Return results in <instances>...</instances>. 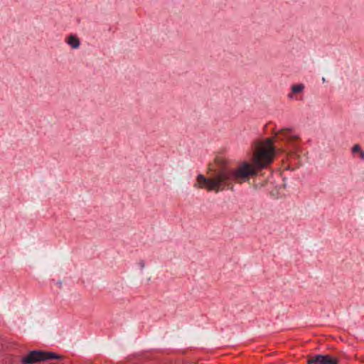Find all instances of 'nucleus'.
Instances as JSON below:
<instances>
[{
	"mask_svg": "<svg viewBox=\"0 0 364 364\" xmlns=\"http://www.w3.org/2000/svg\"><path fill=\"white\" fill-rule=\"evenodd\" d=\"M255 173L253 166L247 163L240 166L235 171L230 173L226 171H221L215 178L207 179L203 175L198 176L197 184L199 188H205L208 191L215 190L218 191L227 180L231 177L235 178H243Z\"/></svg>",
	"mask_w": 364,
	"mask_h": 364,
	"instance_id": "f257e3e1",
	"label": "nucleus"
},
{
	"mask_svg": "<svg viewBox=\"0 0 364 364\" xmlns=\"http://www.w3.org/2000/svg\"><path fill=\"white\" fill-rule=\"evenodd\" d=\"M63 356L51 351L31 350L21 358V364H37L48 360H60Z\"/></svg>",
	"mask_w": 364,
	"mask_h": 364,
	"instance_id": "7ed1b4c3",
	"label": "nucleus"
},
{
	"mask_svg": "<svg viewBox=\"0 0 364 364\" xmlns=\"http://www.w3.org/2000/svg\"><path fill=\"white\" fill-rule=\"evenodd\" d=\"M304 85L302 84L294 85L292 87L293 92H300L304 90Z\"/></svg>",
	"mask_w": 364,
	"mask_h": 364,
	"instance_id": "0eeeda50",
	"label": "nucleus"
},
{
	"mask_svg": "<svg viewBox=\"0 0 364 364\" xmlns=\"http://www.w3.org/2000/svg\"><path fill=\"white\" fill-rule=\"evenodd\" d=\"M274 149L271 139L258 142L255 145L254 163L257 168H264L270 164L274 159Z\"/></svg>",
	"mask_w": 364,
	"mask_h": 364,
	"instance_id": "f03ea898",
	"label": "nucleus"
},
{
	"mask_svg": "<svg viewBox=\"0 0 364 364\" xmlns=\"http://www.w3.org/2000/svg\"><path fill=\"white\" fill-rule=\"evenodd\" d=\"M337 358L329 355H317L308 360V364H338Z\"/></svg>",
	"mask_w": 364,
	"mask_h": 364,
	"instance_id": "20e7f679",
	"label": "nucleus"
},
{
	"mask_svg": "<svg viewBox=\"0 0 364 364\" xmlns=\"http://www.w3.org/2000/svg\"><path fill=\"white\" fill-rule=\"evenodd\" d=\"M353 153L360 152V158L364 159V152L360 150V147L358 145H355L352 149Z\"/></svg>",
	"mask_w": 364,
	"mask_h": 364,
	"instance_id": "423d86ee",
	"label": "nucleus"
},
{
	"mask_svg": "<svg viewBox=\"0 0 364 364\" xmlns=\"http://www.w3.org/2000/svg\"><path fill=\"white\" fill-rule=\"evenodd\" d=\"M68 43L73 48H77L80 45V41L76 37L70 36L68 39Z\"/></svg>",
	"mask_w": 364,
	"mask_h": 364,
	"instance_id": "39448f33",
	"label": "nucleus"
}]
</instances>
